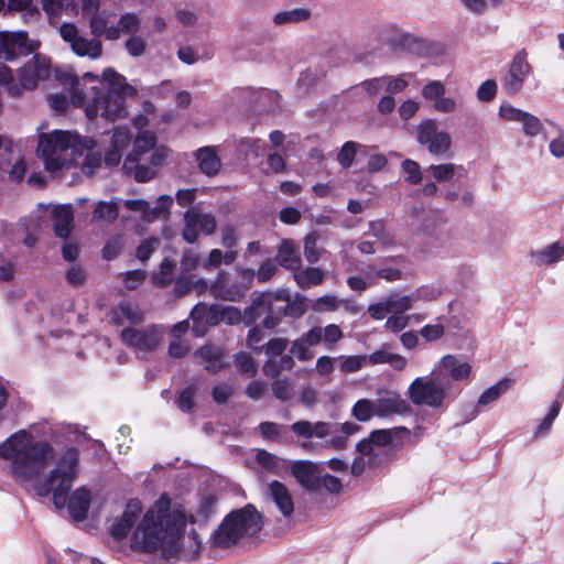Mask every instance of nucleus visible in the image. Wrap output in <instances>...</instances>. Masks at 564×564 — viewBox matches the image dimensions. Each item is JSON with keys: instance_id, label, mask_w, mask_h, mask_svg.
I'll list each match as a JSON object with an SVG mask.
<instances>
[{"instance_id": "nucleus-1", "label": "nucleus", "mask_w": 564, "mask_h": 564, "mask_svg": "<svg viewBox=\"0 0 564 564\" xmlns=\"http://www.w3.org/2000/svg\"><path fill=\"white\" fill-rule=\"evenodd\" d=\"M55 453L46 441L36 440L28 430H19L0 444V458L7 462V470L19 484L33 482L40 497L52 494L53 503L63 509L66 505L70 518L82 522L87 518L91 502V491L82 486L69 496L74 481L79 475V452L76 447L65 448L56 458L55 467L42 479Z\"/></svg>"}, {"instance_id": "nucleus-2", "label": "nucleus", "mask_w": 564, "mask_h": 564, "mask_svg": "<svg viewBox=\"0 0 564 564\" xmlns=\"http://www.w3.org/2000/svg\"><path fill=\"white\" fill-rule=\"evenodd\" d=\"M193 521L180 501L162 494L147 511L139 499L127 501L121 514L112 519L109 534L117 541L129 536L130 547L135 552L192 562L202 550L196 530L186 534L187 524Z\"/></svg>"}, {"instance_id": "nucleus-3", "label": "nucleus", "mask_w": 564, "mask_h": 564, "mask_svg": "<svg viewBox=\"0 0 564 564\" xmlns=\"http://www.w3.org/2000/svg\"><path fill=\"white\" fill-rule=\"evenodd\" d=\"M59 79L68 87L75 107H85L89 119L100 116L115 121L127 116L126 98L137 95V89L113 68H106L102 78L85 73L82 78L65 74Z\"/></svg>"}, {"instance_id": "nucleus-4", "label": "nucleus", "mask_w": 564, "mask_h": 564, "mask_svg": "<svg viewBox=\"0 0 564 564\" xmlns=\"http://www.w3.org/2000/svg\"><path fill=\"white\" fill-rule=\"evenodd\" d=\"M95 140L84 138L76 132L54 130L39 137L37 152L48 172H56L76 162L83 149H93Z\"/></svg>"}, {"instance_id": "nucleus-5", "label": "nucleus", "mask_w": 564, "mask_h": 564, "mask_svg": "<svg viewBox=\"0 0 564 564\" xmlns=\"http://www.w3.org/2000/svg\"><path fill=\"white\" fill-rule=\"evenodd\" d=\"M291 431L305 442L302 444L304 448H311L312 438L325 441V446L334 449H343L346 446L347 438L357 434L360 426L354 422H311L306 420L296 421L291 425Z\"/></svg>"}, {"instance_id": "nucleus-6", "label": "nucleus", "mask_w": 564, "mask_h": 564, "mask_svg": "<svg viewBox=\"0 0 564 564\" xmlns=\"http://www.w3.org/2000/svg\"><path fill=\"white\" fill-rule=\"evenodd\" d=\"M262 528L261 517L251 505L231 512L213 535L214 544L227 547L237 543L243 535H254Z\"/></svg>"}, {"instance_id": "nucleus-7", "label": "nucleus", "mask_w": 564, "mask_h": 564, "mask_svg": "<svg viewBox=\"0 0 564 564\" xmlns=\"http://www.w3.org/2000/svg\"><path fill=\"white\" fill-rule=\"evenodd\" d=\"M51 74L50 59L42 55H34L20 70L15 79L12 70L0 63V85L13 97L20 96L23 90H31L37 83L48 78Z\"/></svg>"}, {"instance_id": "nucleus-8", "label": "nucleus", "mask_w": 564, "mask_h": 564, "mask_svg": "<svg viewBox=\"0 0 564 564\" xmlns=\"http://www.w3.org/2000/svg\"><path fill=\"white\" fill-rule=\"evenodd\" d=\"M454 392L449 380H443L432 371L430 376L416 377L410 383L406 395L414 405L441 409Z\"/></svg>"}, {"instance_id": "nucleus-9", "label": "nucleus", "mask_w": 564, "mask_h": 564, "mask_svg": "<svg viewBox=\"0 0 564 564\" xmlns=\"http://www.w3.org/2000/svg\"><path fill=\"white\" fill-rule=\"evenodd\" d=\"M130 142L131 135L127 128H115L111 135L107 140H102L104 156L100 152L94 151L98 145L96 141L93 149H86L88 152L82 164V172L91 176L97 169L101 166L102 162L108 167L118 166L122 160L123 151L128 148Z\"/></svg>"}, {"instance_id": "nucleus-10", "label": "nucleus", "mask_w": 564, "mask_h": 564, "mask_svg": "<svg viewBox=\"0 0 564 564\" xmlns=\"http://www.w3.org/2000/svg\"><path fill=\"white\" fill-rule=\"evenodd\" d=\"M121 340L133 348L138 356L154 351L163 339V328L159 325H149L144 328L126 327L121 332Z\"/></svg>"}, {"instance_id": "nucleus-11", "label": "nucleus", "mask_w": 564, "mask_h": 564, "mask_svg": "<svg viewBox=\"0 0 564 564\" xmlns=\"http://www.w3.org/2000/svg\"><path fill=\"white\" fill-rule=\"evenodd\" d=\"M405 427L372 431L367 438L361 440L356 449L362 455H368L370 467H377L382 462L384 449L390 446L400 432H406Z\"/></svg>"}, {"instance_id": "nucleus-12", "label": "nucleus", "mask_w": 564, "mask_h": 564, "mask_svg": "<svg viewBox=\"0 0 564 564\" xmlns=\"http://www.w3.org/2000/svg\"><path fill=\"white\" fill-rule=\"evenodd\" d=\"M182 237L187 243H195L199 234L210 236L216 231L217 220L210 213H204L199 206H191L183 216Z\"/></svg>"}, {"instance_id": "nucleus-13", "label": "nucleus", "mask_w": 564, "mask_h": 564, "mask_svg": "<svg viewBox=\"0 0 564 564\" xmlns=\"http://www.w3.org/2000/svg\"><path fill=\"white\" fill-rule=\"evenodd\" d=\"M533 69L528 61L524 48L518 51L510 61L506 74L501 78L502 89L507 95L519 94Z\"/></svg>"}, {"instance_id": "nucleus-14", "label": "nucleus", "mask_w": 564, "mask_h": 564, "mask_svg": "<svg viewBox=\"0 0 564 564\" xmlns=\"http://www.w3.org/2000/svg\"><path fill=\"white\" fill-rule=\"evenodd\" d=\"M59 34L77 56L97 59L102 55L101 41L96 36L88 39L80 35L77 26L73 23L62 24Z\"/></svg>"}, {"instance_id": "nucleus-15", "label": "nucleus", "mask_w": 564, "mask_h": 564, "mask_svg": "<svg viewBox=\"0 0 564 564\" xmlns=\"http://www.w3.org/2000/svg\"><path fill=\"white\" fill-rule=\"evenodd\" d=\"M417 141L426 147L435 156H445L451 149L452 138L445 131H440L434 119H424L417 126Z\"/></svg>"}, {"instance_id": "nucleus-16", "label": "nucleus", "mask_w": 564, "mask_h": 564, "mask_svg": "<svg viewBox=\"0 0 564 564\" xmlns=\"http://www.w3.org/2000/svg\"><path fill=\"white\" fill-rule=\"evenodd\" d=\"M473 372L471 365L465 358L456 355H445L433 367V373L443 380L467 381Z\"/></svg>"}, {"instance_id": "nucleus-17", "label": "nucleus", "mask_w": 564, "mask_h": 564, "mask_svg": "<svg viewBox=\"0 0 564 564\" xmlns=\"http://www.w3.org/2000/svg\"><path fill=\"white\" fill-rule=\"evenodd\" d=\"M34 50L35 44L28 39L26 32H0V58L12 61L18 55H28Z\"/></svg>"}, {"instance_id": "nucleus-18", "label": "nucleus", "mask_w": 564, "mask_h": 564, "mask_svg": "<svg viewBox=\"0 0 564 564\" xmlns=\"http://www.w3.org/2000/svg\"><path fill=\"white\" fill-rule=\"evenodd\" d=\"M247 291L248 284L234 280L227 271H220L209 285V292L215 299L227 302H239Z\"/></svg>"}, {"instance_id": "nucleus-19", "label": "nucleus", "mask_w": 564, "mask_h": 564, "mask_svg": "<svg viewBox=\"0 0 564 564\" xmlns=\"http://www.w3.org/2000/svg\"><path fill=\"white\" fill-rule=\"evenodd\" d=\"M292 474L302 487L316 491L321 489V466L308 460L296 462L292 466Z\"/></svg>"}, {"instance_id": "nucleus-20", "label": "nucleus", "mask_w": 564, "mask_h": 564, "mask_svg": "<svg viewBox=\"0 0 564 564\" xmlns=\"http://www.w3.org/2000/svg\"><path fill=\"white\" fill-rule=\"evenodd\" d=\"M376 416L389 417L392 415H401L411 412L409 402L400 394L389 392L386 395L375 400Z\"/></svg>"}, {"instance_id": "nucleus-21", "label": "nucleus", "mask_w": 564, "mask_h": 564, "mask_svg": "<svg viewBox=\"0 0 564 564\" xmlns=\"http://www.w3.org/2000/svg\"><path fill=\"white\" fill-rule=\"evenodd\" d=\"M319 344V332L308 329L301 337L292 341L290 352L300 361H308L314 357V351L311 348Z\"/></svg>"}, {"instance_id": "nucleus-22", "label": "nucleus", "mask_w": 564, "mask_h": 564, "mask_svg": "<svg viewBox=\"0 0 564 564\" xmlns=\"http://www.w3.org/2000/svg\"><path fill=\"white\" fill-rule=\"evenodd\" d=\"M193 319V332L196 336H203L206 333V326L215 325L218 322V312L204 303L196 304L191 311Z\"/></svg>"}, {"instance_id": "nucleus-23", "label": "nucleus", "mask_w": 564, "mask_h": 564, "mask_svg": "<svg viewBox=\"0 0 564 564\" xmlns=\"http://www.w3.org/2000/svg\"><path fill=\"white\" fill-rule=\"evenodd\" d=\"M268 494H269L271 500L276 506V508L280 510V512L285 518H289L293 514V511H294L293 499H292L291 494L289 492L288 488L283 484H281L279 481H272L268 486Z\"/></svg>"}, {"instance_id": "nucleus-24", "label": "nucleus", "mask_w": 564, "mask_h": 564, "mask_svg": "<svg viewBox=\"0 0 564 564\" xmlns=\"http://www.w3.org/2000/svg\"><path fill=\"white\" fill-rule=\"evenodd\" d=\"M194 356L198 358L199 364L212 373L220 371L225 366L223 361V350L212 345H204L194 352Z\"/></svg>"}, {"instance_id": "nucleus-25", "label": "nucleus", "mask_w": 564, "mask_h": 564, "mask_svg": "<svg viewBox=\"0 0 564 564\" xmlns=\"http://www.w3.org/2000/svg\"><path fill=\"white\" fill-rule=\"evenodd\" d=\"M536 265H553L564 260V242L555 241L531 253Z\"/></svg>"}, {"instance_id": "nucleus-26", "label": "nucleus", "mask_w": 564, "mask_h": 564, "mask_svg": "<svg viewBox=\"0 0 564 564\" xmlns=\"http://www.w3.org/2000/svg\"><path fill=\"white\" fill-rule=\"evenodd\" d=\"M112 15L111 12H99L89 19L90 32L96 37L104 36L106 40L116 41L118 40V32L115 29V24H109V19Z\"/></svg>"}, {"instance_id": "nucleus-27", "label": "nucleus", "mask_w": 564, "mask_h": 564, "mask_svg": "<svg viewBox=\"0 0 564 564\" xmlns=\"http://www.w3.org/2000/svg\"><path fill=\"white\" fill-rule=\"evenodd\" d=\"M275 302L274 293H262L257 296L252 304L246 308L243 319L247 325H251L263 314L271 311V306Z\"/></svg>"}, {"instance_id": "nucleus-28", "label": "nucleus", "mask_w": 564, "mask_h": 564, "mask_svg": "<svg viewBox=\"0 0 564 564\" xmlns=\"http://www.w3.org/2000/svg\"><path fill=\"white\" fill-rule=\"evenodd\" d=\"M378 268L367 264L362 268L360 274L351 275L347 279L348 286L356 292H362L369 288L376 286L379 281Z\"/></svg>"}, {"instance_id": "nucleus-29", "label": "nucleus", "mask_w": 564, "mask_h": 564, "mask_svg": "<svg viewBox=\"0 0 564 564\" xmlns=\"http://www.w3.org/2000/svg\"><path fill=\"white\" fill-rule=\"evenodd\" d=\"M54 232L59 238H66L72 229L73 212L69 206H56L53 212Z\"/></svg>"}, {"instance_id": "nucleus-30", "label": "nucleus", "mask_w": 564, "mask_h": 564, "mask_svg": "<svg viewBox=\"0 0 564 564\" xmlns=\"http://www.w3.org/2000/svg\"><path fill=\"white\" fill-rule=\"evenodd\" d=\"M112 321L117 325L124 323L139 324L143 321L142 312L129 302H121L112 310Z\"/></svg>"}, {"instance_id": "nucleus-31", "label": "nucleus", "mask_w": 564, "mask_h": 564, "mask_svg": "<svg viewBox=\"0 0 564 564\" xmlns=\"http://www.w3.org/2000/svg\"><path fill=\"white\" fill-rule=\"evenodd\" d=\"M119 215L117 200H99L95 204L91 221L97 224H111Z\"/></svg>"}, {"instance_id": "nucleus-32", "label": "nucleus", "mask_w": 564, "mask_h": 564, "mask_svg": "<svg viewBox=\"0 0 564 564\" xmlns=\"http://www.w3.org/2000/svg\"><path fill=\"white\" fill-rule=\"evenodd\" d=\"M325 272L316 267H307L305 269H296L294 280L301 289H310L323 283Z\"/></svg>"}, {"instance_id": "nucleus-33", "label": "nucleus", "mask_w": 564, "mask_h": 564, "mask_svg": "<svg viewBox=\"0 0 564 564\" xmlns=\"http://www.w3.org/2000/svg\"><path fill=\"white\" fill-rule=\"evenodd\" d=\"M123 170L128 174H133L138 182H148L156 175V170L151 165L142 164L141 159L126 158Z\"/></svg>"}, {"instance_id": "nucleus-34", "label": "nucleus", "mask_w": 564, "mask_h": 564, "mask_svg": "<svg viewBox=\"0 0 564 564\" xmlns=\"http://www.w3.org/2000/svg\"><path fill=\"white\" fill-rule=\"evenodd\" d=\"M276 259L279 264L286 269L296 270L301 264L294 243L288 239L281 242Z\"/></svg>"}, {"instance_id": "nucleus-35", "label": "nucleus", "mask_w": 564, "mask_h": 564, "mask_svg": "<svg viewBox=\"0 0 564 564\" xmlns=\"http://www.w3.org/2000/svg\"><path fill=\"white\" fill-rule=\"evenodd\" d=\"M367 149L368 147L361 143L347 141L341 145L337 154V161L343 169H349L352 165L356 155L367 154Z\"/></svg>"}, {"instance_id": "nucleus-36", "label": "nucleus", "mask_w": 564, "mask_h": 564, "mask_svg": "<svg viewBox=\"0 0 564 564\" xmlns=\"http://www.w3.org/2000/svg\"><path fill=\"white\" fill-rule=\"evenodd\" d=\"M199 170L206 175H215L220 169V160L213 148L199 149L196 153Z\"/></svg>"}, {"instance_id": "nucleus-37", "label": "nucleus", "mask_w": 564, "mask_h": 564, "mask_svg": "<svg viewBox=\"0 0 564 564\" xmlns=\"http://www.w3.org/2000/svg\"><path fill=\"white\" fill-rule=\"evenodd\" d=\"M115 29L118 32V39L122 34L135 35L141 29V19L134 12H126L120 15L117 24H115Z\"/></svg>"}, {"instance_id": "nucleus-38", "label": "nucleus", "mask_w": 564, "mask_h": 564, "mask_svg": "<svg viewBox=\"0 0 564 564\" xmlns=\"http://www.w3.org/2000/svg\"><path fill=\"white\" fill-rule=\"evenodd\" d=\"M443 294V288L438 283L425 284L416 288L410 295L412 307L416 302H431Z\"/></svg>"}, {"instance_id": "nucleus-39", "label": "nucleus", "mask_w": 564, "mask_h": 564, "mask_svg": "<svg viewBox=\"0 0 564 564\" xmlns=\"http://www.w3.org/2000/svg\"><path fill=\"white\" fill-rule=\"evenodd\" d=\"M369 232L383 248H390L398 245L395 236L386 229L384 224L381 220L370 221ZM399 245L404 246L403 242H399Z\"/></svg>"}, {"instance_id": "nucleus-40", "label": "nucleus", "mask_w": 564, "mask_h": 564, "mask_svg": "<svg viewBox=\"0 0 564 564\" xmlns=\"http://www.w3.org/2000/svg\"><path fill=\"white\" fill-rule=\"evenodd\" d=\"M383 300L391 315L403 314L413 308L410 295L397 291L391 292L388 296L383 297Z\"/></svg>"}, {"instance_id": "nucleus-41", "label": "nucleus", "mask_w": 564, "mask_h": 564, "mask_svg": "<svg viewBox=\"0 0 564 564\" xmlns=\"http://www.w3.org/2000/svg\"><path fill=\"white\" fill-rule=\"evenodd\" d=\"M311 329L319 332L321 344L323 343L328 350H333L344 337L341 328L336 324H328L325 327L314 326Z\"/></svg>"}, {"instance_id": "nucleus-42", "label": "nucleus", "mask_w": 564, "mask_h": 564, "mask_svg": "<svg viewBox=\"0 0 564 564\" xmlns=\"http://www.w3.org/2000/svg\"><path fill=\"white\" fill-rule=\"evenodd\" d=\"M155 143V137L153 133L142 131L135 137L132 152L127 158L142 160V155L154 149Z\"/></svg>"}, {"instance_id": "nucleus-43", "label": "nucleus", "mask_w": 564, "mask_h": 564, "mask_svg": "<svg viewBox=\"0 0 564 564\" xmlns=\"http://www.w3.org/2000/svg\"><path fill=\"white\" fill-rule=\"evenodd\" d=\"M511 386L510 379H501L494 386L487 388L479 397L477 405L485 406L499 399Z\"/></svg>"}, {"instance_id": "nucleus-44", "label": "nucleus", "mask_w": 564, "mask_h": 564, "mask_svg": "<svg viewBox=\"0 0 564 564\" xmlns=\"http://www.w3.org/2000/svg\"><path fill=\"white\" fill-rule=\"evenodd\" d=\"M561 406H562V401H560V400H555L552 403L547 414L541 421V423L538 425V427L535 429V431L533 433V437L535 440L544 437L550 433L553 422L555 421L556 416L560 413Z\"/></svg>"}, {"instance_id": "nucleus-45", "label": "nucleus", "mask_w": 564, "mask_h": 564, "mask_svg": "<svg viewBox=\"0 0 564 564\" xmlns=\"http://www.w3.org/2000/svg\"><path fill=\"white\" fill-rule=\"evenodd\" d=\"M351 415L359 422H368L376 416L375 400L359 399L351 408Z\"/></svg>"}, {"instance_id": "nucleus-46", "label": "nucleus", "mask_w": 564, "mask_h": 564, "mask_svg": "<svg viewBox=\"0 0 564 564\" xmlns=\"http://www.w3.org/2000/svg\"><path fill=\"white\" fill-rule=\"evenodd\" d=\"M175 262L169 258H165L161 264L158 272L152 274V282L156 286H165L169 285L174 275Z\"/></svg>"}, {"instance_id": "nucleus-47", "label": "nucleus", "mask_w": 564, "mask_h": 564, "mask_svg": "<svg viewBox=\"0 0 564 564\" xmlns=\"http://www.w3.org/2000/svg\"><path fill=\"white\" fill-rule=\"evenodd\" d=\"M339 370L343 373H352L361 370L367 365V356L361 355H340L337 357Z\"/></svg>"}, {"instance_id": "nucleus-48", "label": "nucleus", "mask_w": 564, "mask_h": 564, "mask_svg": "<svg viewBox=\"0 0 564 564\" xmlns=\"http://www.w3.org/2000/svg\"><path fill=\"white\" fill-rule=\"evenodd\" d=\"M308 17L310 12L305 9H292L276 13L273 17V22L276 25L293 24L305 21Z\"/></svg>"}, {"instance_id": "nucleus-49", "label": "nucleus", "mask_w": 564, "mask_h": 564, "mask_svg": "<svg viewBox=\"0 0 564 564\" xmlns=\"http://www.w3.org/2000/svg\"><path fill=\"white\" fill-rule=\"evenodd\" d=\"M318 235L316 231L307 234L304 238V256L310 263H316L321 259L323 249L317 248Z\"/></svg>"}, {"instance_id": "nucleus-50", "label": "nucleus", "mask_w": 564, "mask_h": 564, "mask_svg": "<svg viewBox=\"0 0 564 564\" xmlns=\"http://www.w3.org/2000/svg\"><path fill=\"white\" fill-rule=\"evenodd\" d=\"M401 169L403 173L405 174V182L410 185H416L420 184L423 180L422 171L417 162L405 159L401 163Z\"/></svg>"}, {"instance_id": "nucleus-51", "label": "nucleus", "mask_w": 564, "mask_h": 564, "mask_svg": "<svg viewBox=\"0 0 564 564\" xmlns=\"http://www.w3.org/2000/svg\"><path fill=\"white\" fill-rule=\"evenodd\" d=\"M274 300L275 302H282L284 304L282 307H279V311H281L284 315L299 317L304 313V310L300 305L291 303L290 295L285 291L275 292Z\"/></svg>"}, {"instance_id": "nucleus-52", "label": "nucleus", "mask_w": 564, "mask_h": 564, "mask_svg": "<svg viewBox=\"0 0 564 564\" xmlns=\"http://www.w3.org/2000/svg\"><path fill=\"white\" fill-rule=\"evenodd\" d=\"M273 395L280 401H289L293 397V384L290 379L283 378L272 382Z\"/></svg>"}, {"instance_id": "nucleus-53", "label": "nucleus", "mask_w": 564, "mask_h": 564, "mask_svg": "<svg viewBox=\"0 0 564 564\" xmlns=\"http://www.w3.org/2000/svg\"><path fill=\"white\" fill-rule=\"evenodd\" d=\"M123 205L127 209L139 213L142 220H153V212L151 210L149 202L144 199H127L123 202Z\"/></svg>"}, {"instance_id": "nucleus-54", "label": "nucleus", "mask_w": 564, "mask_h": 564, "mask_svg": "<svg viewBox=\"0 0 564 564\" xmlns=\"http://www.w3.org/2000/svg\"><path fill=\"white\" fill-rule=\"evenodd\" d=\"M433 178L437 182H447L453 178L456 165L453 163L433 164L427 169Z\"/></svg>"}, {"instance_id": "nucleus-55", "label": "nucleus", "mask_w": 564, "mask_h": 564, "mask_svg": "<svg viewBox=\"0 0 564 564\" xmlns=\"http://www.w3.org/2000/svg\"><path fill=\"white\" fill-rule=\"evenodd\" d=\"M235 364L238 371L248 377H253L257 373V365L253 358L247 352H238L235 356Z\"/></svg>"}, {"instance_id": "nucleus-56", "label": "nucleus", "mask_w": 564, "mask_h": 564, "mask_svg": "<svg viewBox=\"0 0 564 564\" xmlns=\"http://www.w3.org/2000/svg\"><path fill=\"white\" fill-rule=\"evenodd\" d=\"M341 300L335 295H324L316 299L312 304V310L315 312H334L340 305Z\"/></svg>"}, {"instance_id": "nucleus-57", "label": "nucleus", "mask_w": 564, "mask_h": 564, "mask_svg": "<svg viewBox=\"0 0 564 564\" xmlns=\"http://www.w3.org/2000/svg\"><path fill=\"white\" fill-rule=\"evenodd\" d=\"M67 283L72 286H83L87 280L86 270L79 264H73L65 274Z\"/></svg>"}, {"instance_id": "nucleus-58", "label": "nucleus", "mask_w": 564, "mask_h": 564, "mask_svg": "<svg viewBox=\"0 0 564 564\" xmlns=\"http://www.w3.org/2000/svg\"><path fill=\"white\" fill-rule=\"evenodd\" d=\"M445 95V86L440 80H431L422 89V96L433 104Z\"/></svg>"}, {"instance_id": "nucleus-59", "label": "nucleus", "mask_w": 564, "mask_h": 564, "mask_svg": "<svg viewBox=\"0 0 564 564\" xmlns=\"http://www.w3.org/2000/svg\"><path fill=\"white\" fill-rule=\"evenodd\" d=\"M285 170V160L284 158L274 152L268 155L265 163L262 166V172L264 174L270 173H281Z\"/></svg>"}, {"instance_id": "nucleus-60", "label": "nucleus", "mask_w": 564, "mask_h": 564, "mask_svg": "<svg viewBox=\"0 0 564 564\" xmlns=\"http://www.w3.org/2000/svg\"><path fill=\"white\" fill-rule=\"evenodd\" d=\"M521 123L522 131L528 137H536L543 129L541 120L529 112H527Z\"/></svg>"}, {"instance_id": "nucleus-61", "label": "nucleus", "mask_w": 564, "mask_h": 564, "mask_svg": "<svg viewBox=\"0 0 564 564\" xmlns=\"http://www.w3.org/2000/svg\"><path fill=\"white\" fill-rule=\"evenodd\" d=\"M160 239L149 238L143 240L137 248L135 256L140 261H147L159 248Z\"/></svg>"}, {"instance_id": "nucleus-62", "label": "nucleus", "mask_w": 564, "mask_h": 564, "mask_svg": "<svg viewBox=\"0 0 564 564\" xmlns=\"http://www.w3.org/2000/svg\"><path fill=\"white\" fill-rule=\"evenodd\" d=\"M147 278V272L143 270H132L122 273V282L124 286L132 291L138 289Z\"/></svg>"}, {"instance_id": "nucleus-63", "label": "nucleus", "mask_w": 564, "mask_h": 564, "mask_svg": "<svg viewBox=\"0 0 564 564\" xmlns=\"http://www.w3.org/2000/svg\"><path fill=\"white\" fill-rule=\"evenodd\" d=\"M124 46H126L127 52L131 56L139 57L145 53L147 42L142 36L135 34V35L129 36V39L126 41Z\"/></svg>"}, {"instance_id": "nucleus-64", "label": "nucleus", "mask_w": 564, "mask_h": 564, "mask_svg": "<svg viewBox=\"0 0 564 564\" xmlns=\"http://www.w3.org/2000/svg\"><path fill=\"white\" fill-rule=\"evenodd\" d=\"M384 90L389 94H399L408 87V80L402 76H383Z\"/></svg>"}]
</instances>
